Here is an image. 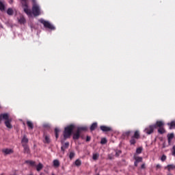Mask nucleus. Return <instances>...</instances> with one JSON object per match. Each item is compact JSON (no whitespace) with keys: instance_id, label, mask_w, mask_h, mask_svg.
<instances>
[{"instance_id":"37","label":"nucleus","mask_w":175,"mask_h":175,"mask_svg":"<svg viewBox=\"0 0 175 175\" xmlns=\"http://www.w3.org/2000/svg\"><path fill=\"white\" fill-rule=\"evenodd\" d=\"M90 141H91V137H89V136L86 137L85 142H89Z\"/></svg>"},{"instance_id":"32","label":"nucleus","mask_w":175,"mask_h":175,"mask_svg":"<svg viewBox=\"0 0 175 175\" xmlns=\"http://www.w3.org/2000/svg\"><path fill=\"white\" fill-rule=\"evenodd\" d=\"M0 11H4V3L0 2Z\"/></svg>"},{"instance_id":"11","label":"nucleus","mask_w":175,"mask_h":175,"mask_svg":"<svg viewBox=\"0 0 175 175\" xmlns=\"http://www.w3.org/2000/svg\"><path fill=\"white\" fill-rule=\"evenodd\" d=\"M21 144H23V146H27L26 144H28V138H26V135L23 136V139L21 140Z\"/></svg>"},{"instance_id":"18","label":"nucleus","mask_w":175,"mask_h":175,"mask_svg":"<svg viewBox=\"0 0 175 175\" xmlns=\"http://www.w3.org/2000/svg\"><path fill=\"white\" fill-rule=\"evenodd\" d=\"M158 129V133H159L160 135L164 134L165 133H166V131L164 130V128L163 127H160V128H157Z\"/></svg>"},{"instance_id":"19","label":"nucleus","mask_w":175,"mask_h":175,"mask_svg":"<svg viewBox=\"0 0 175 175\" xmlns=\"http://www.w3.org/2000/svg\"><path fill=\"white\" fill-rule=\"evenodd\" d=\"M25 23H26L25 19H24V17L21 16V18H18V24L23 25Z\"/></svg>"},{"instance_id":"24","label":"nucleus","mask_w":175,"mask_h":175,"mask_svg":"<svg viewBox=\"0 0 175 175\" xmlns=\"http://www.w3.org/2000/svg\"><path fill=\"white\" fill-rule=\"evenodd\" d=\"M173 138H174V134H168V143H170V140Z\"/></svg>"},{"instance_id":"1","label":"nucleus","mask_w":175,"mask_h":175,"mask_svg":"<svg viewBox=\"0 0 175 175\" xmlns=\"http://www.w3.org/2000/svg\"><path fill=\"white\" fill-rule=\"evenodd\" d=\"M75 129V125L70 124L65 127L64 131H63V138L69 139L70 135H73V139L77 140L80 137L81 132H86L87 126H79L77 127V131L72 133V130Z\"/></svg>"},{"instance_id":"28","label":"nucleus","mask_w":175,"mask_h":175,"mask_svg":"<svg viewBox=\"0 0 175 175\" xmlns=\"http://www.w3.org/2000/svg\"><path fill=\"white\" fill-rule=\"evenodd\" d=\"M168 126H170V129H172V127L175 128V122L174 121L170 122V123H168Z\"/></svg>"},{"instance_id":"35","label":"nucleus","mask_w":175,"mask_h":175,"mask_svg":"<svg viewBox=\"0 0 175 175\" xmlns=\"http://www.w3.org/2000/svg\"><path fill=\"white\" fill-rule=\"evenodd\" d=\"M171 152H172V157H175V146H172V150H171Z\"/></svg>"},{"instance_id":"22","label":"nucleus","mask_w":175,"mask_h":175,"mask_svg":"<svg viewBox=\"0 0 175 175\" xmlns=\"http://www.w3.org/2000/svg\"><path fill=\"white\" fill-rule=\"evenodd\" d=\"M35 167H37V172H40V170H42V164L39 163V165H35Z\"/></svg>"},{"instance_id":"13","label":"nucleus","mask_w":175,"mask_h":175,"mask_svg":"<svg viewBox=\"0 0 175 175\" xmlns=\"http://www.w3.org/2000/svg\"><path fill=\"white\" fill-rule=\"evenodd\" d=\"M23 152H25V154L30 153V150H29V148H28L27 145H23Z\"/></svg>"},{"instance_id":"7","label":"nucleus","mask_w":175,"mask_h":175,"mask_svg":"<svg viewBox=\"0 0 175 175\" xmlns=\"http://www.w3.org/2000/svg\"><path fill=\"white\" fill-rule=\"evenodd\" d=\"M42 138H44V139H42V143L45 144H49L51 143V138H49V135L45 134L42 135Z\"/></svg>"},{"instance_id":"31","label":"nucleus","mask_w":175,"mask_h":175,"mask_svg":"<svg viewBox=\"0 0 175 175\" xmlns=\"http://www.w3.org/2000/svg\"><path fill=\"white\" fill-rule=\"evenodd\" d=\"M75 157V153L71 152L69 153V159H72Z\"/></svg>"},{"instance_id":"3","label":"nucleus","mask_w":175,"mask_h":175,"mask_svg":"<svg viewBox=\"0 0 175 175\" xmlns=\"http://www.w3.org/2000/svg\"><path fill=\"white\" fill-rule=\"evenodd\" d=\"M2 120H4V126H5L6 128L12 129V124H10V122H12V119L9 118L8 113L0 114V124H2Z\"/></svg>"},{"instance_id":"36","label":"nucleus","mask_w":175,"mask_h":175,"mask_svg":"<svg viewBox=\"0 0 175 175\" xmlns=\"http://www.w3.org/2000/svg\"><path fill=\"white\" fill-rule=\"evenodd\" d=\"M120 154H121V151L118 150L117 152H116V157H120Z\"/></svg>"},{"instance_id":"44","label":"nucleus","mask_w":175,"mask_h":175,"mask_svg":"<svg viewBox=\"0 0 175 175\" xmlns=\"http://www.w3.org/2000/svg\"><path fill=\"white\" fill-rule=\"evenodd\" d=\"M52 175H55V174H52Z\"/></svg>"},{"instance_id":"33","label":"nucleus","mask_w":175,"mask_h":175,"mask_svg":"<svg viewBox=\"0 0 175 175\" xmlns=\"http://www.w3.org/2000/svg\"><path fill=\"white\" fill-rule=\"evenodd\" d=\"M160 161H161L162 162L166 161V155L162 154V157L160 158Z\"/></svg>"},{"instance_id":"45","label":"nucleus","mask_w":175,"mask_h":175,"mask_svg":"<svg viewBox=\"0 0 175 175\" xmlns=\"http://www.w3.org/2000/svg\"><path fill=\"white\" fill-rule=\"evenodd\" d=\"M97 175H99V174H97Z\"/></svg>"},{"instance_id":"41","label":"nucleus","mask_w":175,"mask_h":175,"mask_svg":"<svg viewBox=\"0 0 175 175\" xmlns=\"http://www.w3.org/2000/svg\"><path fill=\"white\" fill-rule=\"evenodd\" d=\"M8 3L12 4V0H10V1H8Z\"/></svg>"},{"instance_id":"15","label":"nucleus","mask_w":175,"mask_h":175,"mask_svg":"<svg viewBox=\"0 0 175 175\" xmlns=\"http://www.w3.org/2000/svg\"><path fill=\"white\" fill-rule=\"evenodd\" d=\"M68 148H69V143H65L63 146H61V151L65 152V150Z\"/></svg>"},{"instance_id":"16","label":"nucleus","mask_w":175,"mask_h":175,"mask_svg":"<svg viewBox=\"0 0 175 175\" xmlns=\"http://www.w3.org/2000/svg\"><path fill=\"white\" fill-rule=\"evenodd\" d=\"M53 167H59V160H53Z\"/></svg>"},{"instance_id":"12","label":"nucleus","mask_w":175,"mask_h":175,"mask_svg":"<svg viewBox=\"0 0 175 175\" xmlns=\"http://www.w3.org/2000/svg\"><path fill=\"white\" fill-rule=\"evenodd\" d=\"M25 163H27V165H31V167H34V166L38 165L36 164V162L32 161L31 160L25 161Z\"/></svg>"},{"instance_id":"34","label":"nucleus","mask_w":175,"mask_h":175,"mask_svg":"<svg viewBox=\"0 0 175 175\" xmlns=\"http://www.w3.org/2000/svg\"><path fill=\"white\" fill-rule=\"evenodd\" d=\"M136 154H142V148H136Z\"/></svg>"},{"instance_id":"10","label":"nucleus","mask_w":175,"mask_h":175,"mask_svg":"<svg viewBox=\"0 0 175 175\" xmlns=\"http://www.w3.org/2000/svg\"><path fill=\"white\" fill-rule=\"evenodd\" d=\"M13 152H14V151H13L12 149L6 148L2 150V153H4V154H11Z\"/></svg>"},{"instance_id":"38","label":"nucleus","mask_w":175,"mask_h":175,"mask_svg":"<svg viewBox=\"0 0 175 175\" xmlns=\"http://www.w3.org/2000/svg\"><path fill=\"white\" fill-rule=\"evenodd\" d=\"M161 168L160 164L156 165V170H159Z\"/></svg>"},{"instance_id":"4","label":"nucleus","mask_w":175,"mask_h":175,"mask_svg":"<svg viewBox=\"0 0 175 175\" xmlns=\"http://www.w3.org/2000/svg\"><path fill=\"white\" fill-rule=\"evenodd\" d=\"M39 23H41V24H42V27H45V29L51 31H55V26L51 25V23H49V21L43 19H39Z\"/></svg>"},{"instance_id":"26","label":"nucleus","mask_w":175,"mask_h":175,"mask_svg":"<svg viewBox=\"0 0 175 175\" xmlns=\"http://www.w3.org/2000/svg\"><path fill=\"white\" fill-rule=\"evenodd\" d=\"M167 168H168V171H171L172 170H174L175 169V165H167Z\"/></svg>"},{"instance_id":"20","label":"nucleus","mask_w":175,"mask_h":175,"mask_svg":"<svg viewBox=\"0 0 175 175\" xmlns=\"http://www.w3.org/2000/svg\"><path fill=\"white\" fill-rule=\"evenodd\" d=\"M27 126H29V129H33V124H32V122L27 121Z\"/></svg>"},{"instance_id":"27","label":"nucleus","mask_w":175,"mask_h":175,"mask_svg":"<svg viewBox=\"0 0 175 175\" xmlns=\"http://www.w3.org/2000/svg\"><path fill=\"white\" fill-rule=\"evenodd\" d=\"M100 144H105L107 143V139H105V138H101Z\"/></svg>"},{"instance_id":"39","label":"nucleus","mask_w":175,"mask_h":175,"mask_svg":"<svg viewBox=\"0 0 175 175\" xmlns=\"http://www.w3.org/2000/svg\"><path fill=\"white\" fill-rule=\"evenodd\" d=\"M141 168L144 169V168H146V167H144V165L142 164V165H141Z\"/></svg>"},{"instance_id":"21","label":"nucleus","mask_w":175,"mask_h":175,"mask_svg":"<svg viewBox=\"0 0 175 175\" xmlns=\"http://www.w3.org/2000/svg\"><path fill=\"white\" fill-rule=\"evenodd\" d=\"M134 160L136 161H134V163H139L142 162V157H134Z\"/></svg>"},{"instance_id":"14","label":"nucleus","mask_w":175,"mask_h":175,"mask_svg":"<svg viewBox=\"0 0 175 175\" xmlns=\"http://www.w3.org/2000/svg\"><path fill=\"white\" fill-rule=\"evenodd\" d=\"M13 14H14V11L12 10V8L6 10V14H8V16H12Z\"/></svg>"},{"instance_id":"5","label":"nucleus","mask_w":175,"mask_h":175,"mask_svg":"<svg viewBox=\"0 0 175 175\" xmlns=\"http://www.w3.org/2000/svg\"><path fill=\"white\" fill-rule=\"evenodd\" d=\"M139 139V132L136 131L134 132V135L132 136V139H130V145H135V140Z\"/></svg>"},{"instance_id":"9","label":"nucleus","mask_w":175,"mask_h":175,"mask_svg":"<svg viewBox=\"0 0 175 175\" xmlns=\"http://www.w3.org/2000/svg\"><path fill=\"white\" fill-rule=\"evenodd\" d=\"M154 129H156V128H146V129H144V133H146L147 135H150L154 133Z\"/></svg>"},{"instance_id":"43","label":"nucleus","mask_w":175,"mask_h":175,"mask_svg":"<svg viewBox=\"0 0 175 175\" xmlns=\"http://www.w3.org/2000/svg\"><path fill=\"white\" fill-rule=\"evenodd\" d=\"M29 175H32V174H29Z\"/></svg>"},{"instance_id":"17","label":"nucleus","mask_w":175,"mask_h":175,"mask_svg":"<svg viewBox=\"0 0 175 175\" xmlns=\"http://www.w3.org/2000/svg\"><path fill=\"white\" fill-rule=\"evenodd\" d=\"M97 128V123H93L92 124V126H90V131H95V129Z\"/></svg>"},{"instance_id":"8","label":"nucleus","mask_w":175,"mask_h":175,"mask_svg":"<svg viewBox=\"0 0 175 175\" xmlns=\"http://www.w3.org/2000/svg\"><path fill=\"white\" fill-rule=\"evenodd\" d=\"M99 129L101 130L103 132H110L111 131V128L109 126H99Z\"/></svg>"},{"instance_id":"30","label":"nucleus","mask_w":175,"mask_h":175,"mask_svg":"<svg viewBox=\"0 0 175 175\" xmlns=\"http://www.w3.org/2000/svg\"><path fill=\"white\" fill-rule=\"evenodd\" d=\"M131 131H129L124 132V137H129V134H131Z\"/></svg>"},{"instance_id":"6","label":"nucleus","mask_w":175,"mask_h":175,"mask_svg":"<svg viewBox=\"0 0 175 175\" xmlns=\"http://www.w3.org/2000/svg\"><path fill=\"white\" fill-rule=\"evenodd\" d=\"M162 126H164V122L162 121H156V124H154L153 125H150L148 126V128L150 129H157V128H162Z\"/></svg>"},{"instance_id":"42","label":"nucleus","mask_w":175,"mask_h":175,"mask_svg":"<svg viewBox=\"0 0 175 175\" xmlns=\"http://www.w3.org/2000/svg\"><path fill=\"white\" fill-rule=\"evenodd\" d=\"M109 159H111V158H109Z\"/></svg>"},{"instance_id":"29","label":"nucleus","mask_w":175,"mask_h":175,"mask_svg":"<svg viewBox=\"0 0 175 175\" xmlns=\"http://www.w3.org/2000/svg\"><path fill=\"white\" fill-rule=\"evenodd\" d=\"M75 166H77V167L81 166V160H79V159L75 160Z\"/></svg>"},{"instance_id":"25","label":"nucleus","mask_w":175,"mask_h":175,"mask_svg":"<svg viewBox=\"0 0 175 175\" xmlns=\"http://www.w3.org/2000/svg\"><path fill=\"white\" fill-rule=\"evenodd\" d=\"M55 138H59V129H55Z\"/></svg>"},{"instance_id":"2","label":"nucleus","mask_w":175,"mask_h":175,"mask_svg":"<svg viewBox=\"0 0 175 175\" xmlns=\"http://www.w3.org/2000/svg\"><path fill=\"white\" fill-rule=\"evenodd\" d=\"M21 4H23V10L25 11V14L30 16L33 15L35 16H38L40 15V8L38 5L36 4V0H33V8L28 9V5L26 3V0H21Z\"/></svg>"},{"instance_id":"40","label":"nucleus","mask_w":175,"mask_h":175,"mask_svg":"<svg viewBox=\"0 0 175 175\" xmlns=\"http://www.w3.org/2000/svg\"><path fill=\"white\" fill-rule=\"evenodd\" d=\"M134 166L137 167V163L134 162Z\"/></svg>"},{"instance_id":"23","label":"nucleus","mask_w":175,"mask_h":175,"mask_svg":"<svg viewBox=\"0 0 175 175\" xmlns=\"http://www.w3.org/2000/svg\"><path fill=\"white\" fill-rule=\"evenodd\" d=\"M98 158H99V154H97V153L93 154V156H92L93 161H97Z\"/></svg>"}]
</instances>
